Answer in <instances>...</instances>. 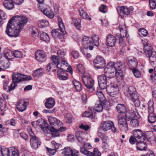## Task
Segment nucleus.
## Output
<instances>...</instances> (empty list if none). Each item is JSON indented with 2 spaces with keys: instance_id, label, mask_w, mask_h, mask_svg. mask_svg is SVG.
I'll return each instance as SVG.
<instances>
[{
  "instance_id": "f257e3e1",
  "label": "nucleus",
  "mask_w": 156,
  "mask_h": 156,
  "mask_svg": "<svg viewBox=\"0 0 156 156\" xmlns=\"http://www.w3.org/2000/svg\"><path fill=\"white\" fill-rule=\"evenodd\" d=\"M28 21L27 18L25 16H14L8 23L6 30V34L10 37H17Z\"/></svg>"
},
{
  "instance_id": "f03ea898",
  "label": "nucleus",
  "mask_w": 156,
  "mask_h": 156,
  "mask_svg": "<svg viewBox=\"0 0 156 156\" xmlns=\"http://www.w3.org/2000/svg\"><path fill=\"white\" fill-rule=\"evenodd\" d=\"M58 21L60 29L52 30L51 31V34L52 36L55 38H62L63 37V35L62 34L60 33L59 31H60L63 34H65L66 31L62 19L58 17Z\"/></svg>"
},
{
  "instance_id": "7ed1b4c3",
  "label": "nucleus",
  "mask_w": 156,
  "mask_h": 156,
  "mask_svg": "<svg viewBox=\"0 0 156 156\" xmlns=\"http://www.w3.org/2000/svg\"><path fill=\"white\" fill-rule=\"evenodd\" d=\"M127 92L132 100L135 106L136 107H139L140 105V101L135 87L133 86L129 87Z\"/></svg>"
},
{
  "instance_id": "20e7f679",
  "label": "nucleus",
  "mask_w": 156,
  "mask_h": 156,
  "mask_svg": "<svg viewBox=\"0 0 156 156\" xmlns=\"http://www.w3.org/2000/svg\"><path fill=\"white\" fill-rule=\"evenodd\" d=\"M144 51L146 57L149 58L150 61L153 62L156 60V52L151 46L148 44L145 45Z\"/></svg>"
},
{
  "instance_id": "39448f33",
  "label": "nucleus",
  "mask_w": 156,
  "mask_h": 156,
  "mask_svg": "<svg viewBox=\"0 0 156 156\" xmlns=\"http://www.w3.org/2000/svg\"><path fill=\"white\" fill-rule=\"evenodd\" d=\"M82 81L85 86L87 87V91L91 93L94 90V88L93 87L94 81L91 77L86 75H83L82 77Z\"/></svg>"
},
{
  "instance_id": "423d86ee",
  "label": "nucleus",
  "mask_w": 156,
  "mask_h": 156,
  "mask_svg": "<svg viewBox=\"0 0 156 156\" xmlns=\"http://www.w3.org/2000/svg\"><path fill=\"white\" fill-rule=\"evenodd\" d=\"M154 102L152 100H150L148 103V110L149 113L148 121L151 123H154L156 121V116L153 113Z\"/></svg>"
},
{
  "instance_id": "0eeeda50",
  "label": "nucleus",
  "mask_w": 156,
  "mask_h": 156,
  "mask_svg": "<svg viewBox=\"0 0 156 156\" xmlns=\"http://www.w3.org/2000/svg\"><path fill=\"white\" fill-rule=\"evenodd\" d=\"M115 63L112 62H109L107 66L104 69V73L108 78H111L115 76V70L114 68Z\"/></svg>"
},
{
  "instance_id": "6e6552de",
  "label": "nucleus",
  "mask_w": 156,
  "mask_h": 156,
  "mask_svg": "<svg viewBox=\"0 0 156 156\" xmlns=\"http://www.w3.org/2000/svg\"><path fill=\"white\" fill-rule=\"evenodd\" d=\"M101 129L107 131L110 129L114 133L116 132V128L115 127L113 123L111 121H108L102 122L101 125Z\"/></svg>"
},
{
  "instance_id": "1a4fd4ad",
  "label": "nucleus",
  "mask_w": 156,
  "mask_h": 156,
  "mask_svg": "<svg viewBox=\"0 0 156 156\" xmlns=\"http://www.w3.org/2000/svg\"><path fill=\"white\" fill-rule=\"evenodd\" d=\"M29 134L31 138L30 140V144L32 147L35 149L37 148L38 146L40 145V142L39 141L38 139L35 136L34 133L31 130V129H29Z\"/></svg>"
},
{
  "instance_id": "9d476101",
  "label": "nucleus",
  "mask_w": 156,
  "mask_h": 156,
  "mask_svg": "<svg viewBox=\"0 0 156 156\" xmlns=\"http://www.w3.org/2000/svg\"><path fill=\"white\" fill-rule=\"evenodd\" d=\"M94 66L98 69H102L105 65V63L104 58L101 56H97L94 60Z\"/></svg>"
},
{
  "instance_id": "9b49d317",
  "label": "nucleus",
  "mask_w": 156,
  "mask_h": 156,
  "mask_svg": "<svg viewBox=\"0 0 156 156\" xmlns=\"http://www.w3.org/2000/svg\"><path fill=\"white\" fill-rule=\"evenodd\" d=\"M82 44L84 48L92 50L93 48V42L91 41L90 37L84 36L82 39Z\"/></svg>"
},
{
  "instance_id": "f8f14e48",
  "label": "nucleus",
  "mask_w": 156,
  "mask_h": 156,
  "mask_svg": "<svg viewBox=\"0 0 156 156\" xmlns=\"http://www.w3.org/2000/svg\"><path fill=\"white\" fill-rule=\"evenodd\" d=\"M80 151L81 153L87 156H101V153L96 148H94V153L84 147L80 148Z\"/></svg>"
},
{
  "instance_id": "ddd939ff",
  "label": "nucleus",
  "mask_w": 156,
  "mask_h": 156,
  "mask_svg": "<svg viewBox=\"0 0 156 156\" xmlns=\"http://www.w3.org/2000/svg\"><path fill=\"white\" fill-rule=\"evenodd\" d=\"M48 121L52 127L56 128L62 127V126L63 125L62 123L60 120L52 116H50L48 117Z\"/></svg>"
},
{
  "instance_id": "4468645a",
  "label": "nucleus",
  "mask_w": 156,
  "mask_h": 156,
  "mask_svg": "<svg viewBox=\"0 0 156 156\" xmlns=\"http://www.w3.org/2000/svg\"><path fill=\"white\" fill-rule=\"evenodd\" d=\"M51 146L50 147H46V148L50 154L53 155L58 149L60 144L56 143L55 141H53L51 142Z\"/></svg>"
},
{
  "instance_id": "2eb2a0df",
  "label": "nucleus",
  "mask_w": 156,
  "mask_h": 156,
  "mask_svg": "<svg viewBox=\"0 0 156 156\" xmlns=\"http://www.w3.org/2000/svg\"><path fill=\"white\" fill-rule=\"evenodd\" d=\"M114 66L115 70V76L116 77H118L119 76L121 77L122 76V69L124 66L123 63L122 62H117L115 64Z\"/></svg>"
},
{
  "instance_id": "dca6fc26",
  "label": "nucleus",
  "mask_w": 156,
  "mask_h": 156,
  "mask_svg": "<svg viewBox=\"0 0 156 156\" xmlns=\"http://www.w3.org/2000/svg\"><path fill=\"white\" fill-rule=\"evenodd\" d=\"M46 56L44 51L41 50H38L35 53V57L37 61L40 62H44Z\"/></svg>"
},
{
  "instance_id": "f3484780",
  "label": "nucleus",
  "mask_w": 156,
  "mask_h": 156,
  "mask_svg": "<svg viewBox=\"0 0 156 156\" xmlns=\"http://www.w3.org/2000/svg\"><path fill=\"white\" fill-rule=\"evenodd\" d=\"M111 83V86L106 88L107 93L111 96L114 97L118 93V88L116 84Z\"/></svg>"
},
{
  "instance_id": "a211bd4d",
  "label": "nucleus",
  "mask_w": 156,
  "mask_h": 156,
  "mask_svg": "<svg viewBox=\"0 0 156 156\" xmlns=\"http://www.w3.org/2000/svg\"><path fill=\"white\" fill-rule=\"evenodd\" d=\"M32 125L34 126H39L42 129H44V128L46 129L47 125L43 119H41V120H38V121L33 122H32Z\"/></svg>"
},
{
  "instance_id": "6ab92c4d",
  "label": "nucleus",
  "mask_w": 156,
  "mask_h": 156,
  "mask_svg": "<svg viewBox=\"0 0 156 156\" xmlns=\"http://www.w3.org/2000/svg\"><path fill=\"white\" fill-rule=\"evenodd\" d=\"M106 42L107 44L109 46L113 47L115 44V38L112 34H108L106 37Z\"/></svg>"
},
{
  "instance_id": "aec40b11",
  "label": "nucleus",
  "mask_w": 156,
  "mask_h": 156,
  "mask_svg": "<svg viewBox=\"0 0 156 156\" xmlns=\"http://www.w3.org/2000/svg\"><path fill=\"white\" fill-rule=\"evenodd\" d=\"M96 94L98 96L100 102L103 103L104 107H106V105H109L108 102L106 101L104 95L101 91L97 92Z\"/></svg>"
},
{
  "instance_id": "412c9836",
  "label": "nucleus",
  "mask_w": 156,
  "mask_h": 156,
  "mask_svg": "<svg viewBox=\"0 0 156 156\" xmlns=\"http://www.w3.org/2000/svg\"><path fill=\"white\" fill-rule=\"evenodd\" d=\"M133 136L137 140L140 139L141 140H144L145 138L143 133L140 129L134 130L133 131Z\"/></svg>"
},
{
  "instance_id": "4be33fe9",
  "label": "nucleus",
  "mask_w": 156,
  "mask_h": 156,
  "mask_svg": "<svg viewBox=\"0 0 156 156\" xmlns=\"http://www.w3.org/2000/svg\"><path fill=\"white\" fill-rule=\"evenodd\" d=\"M65 128L62 127H60L58 128L51 127V134L53 137L58 136H59L58 131H63L65 130Z\"/></svg>"
},
{
  "instance_id": "5701e85b",
  "label": "nucleus",
  "mask_w": 156,
  "mask_h": 156,
  "mask_svg": "<svg viewBox=\"0 0 156 156\" xmlns=\"http://www.w3.org/2000/svg\"><path fill=\"white\" fill-rule=\"evenodd\" d=\"M128 66L132 68H135L137 66L138 62L135 58L133 57H129L128 58Z\"/></svg>"
},
{
  "instance_id": "b1692460",
  "label": "nucleus",
  "mask_w": 156,
  "mask_h": 156,
  "mask_svg": "<svg viewBox=\"0 0 156 156\" xmlns=\"http://www.w3.org/2000/svg\"><path fill=\"white\" fill-rule=\"evenodd\" d=\"M12 79L13 83H18L23 80V74L15 73L12 74Z\"/></svg>"
},
{
  "instance_id": "393cba45",
  "label": "nucleus",
  "mask_w": 156,
  "mask_h": 156,
  "mask_svg": "<svg viewBox=\"0 0 156 156\" xmlns=\"http://www.w3.org/2000/svg\"><path fill=\"white\" fill-rule=\"evenodd\" d=\"M64 68H62L57 72V75L59 79L61 80H66L67 79V75L63 70Z\"/></svg>"
},
{
  "instance_id": "a878e982",
  "label": "nucleus",
  "mask_w": 156,
  "mask_h": 156,
  "mask_svg": "<svg viewBox=\"0 0 156 156\" xmlns=\"http://www.w3.org/2000/svg\"><path fill=\"white\" fill-rule=\"evenodd\" d=\"M27 102L23 100H20L17 105V108L20 112L25 110L27 108Z\"/></svg>"
},
{
  "instance_id": "bb28decb",
  "label": "nucleus",
  "mask_w": 156,
  "mask_h": 156,
  "mask_svg": "<svg viewBox=\"0 0 156 156\" xmlns=\"http://www.w3.org/2000/svg\"><path fill=\"white\" fill-rule=\"evenodd\" d=\"M126 119L122 115H119L118 116V121L119 124L122 125L123 127L126 128L127 127Z\"/></svg>"
},
{
  "instance_id": "cd10ccee",
  "label": "nucleus",
  "mask_w": 156,
  "mask_h": 156,
  "mask_svg": "<svg viewBox=\"0 0 156 156\" xmlns=\"http://www.w3.org/2000/svg\"><path fill=\"white\" fill-rule=\"evenodd\" d=\"M12 0H4L3 2V5L8 10L12 9L14 6L13 2Z\"/></svg>"
},
{
  "instance_id": "c85d7f7f",
  "label": "nucleus",
  "mask_w": 156,
  "mask_h": 156,
  "mask_svg": "<svg viewBox=\"0 0 156 156\" xmlns=\"http://www.w3.org/2000/svg\"><path fill=\"white\" fill-rule=\"evenodd\" d=\"M55 104L54 99L52 98H49L46 101L45 105L46 108L50 109L53 107Z\"/></svg>"
},
{
  "instance_id": "c756f323",
  "label": "nucleus",
  "mask_w": 156,
  "mask_h": 156,
  "mask_svg": "<svg viewBox=\"0 0 156 156\" xmlns=\"http://www.w3.org/2000/svg\"><path fill=\"white\" fill-rule=\"evenodd\" d=\"M9 147L6 148L0 145V156H9Z\"/></svg>"
},
{
  "instance_id": "7c9ffc66",
  "label": "nucleus",
  "mask_w": 156,
  "mask_h": 156,
  "mask_svg": "<svg viewBox=\"0 0 156 156\" xmlns=\"http://www.w3.org/2000/svg\"><path fill=\"white\" fill-rule=\"evenodd\" d=\"M9 156H19V151L18 148L15 147H9Z\"/></svg>"
},
{
  "instance_id": "2f4dec72",
  "label": "nucleus",
  "mask_w": 156,
  "mask_h": 156,
  "mask_svg": "<svg viewBox=\"0 0 156 156\" xmlns=\"http://www.w3.org/2000/svg\"><path fill=\"white\" fill-rule=\"evenodd\" d=\"M120 31V33L119 35H117L116 37L117 38H119V43L122 46L123 43V38L126 36L127 33L126 30H121Z\"/></svg>"
},
{
  "instance_id": "473e14b6",
  "label": "nucleus",
  "mask_w": 156,
  "mask_h": 156,
  "mask_svg": "<svg viewBox=\"0 0 156 156\" xmlns=\"http://www.w3.org/2000/svg\"><path fill=\"white\" fill-rule=\"evenodd\" d=\"M136 147L139 150H144L146 147V143L141 140L138 141L136 143Z\"/></svg>"
},
{
  "instance_id": "72a5a7b5",
  "label": "nucleus",
  "mask_w": 156,
  "mask_h": 156,
  "mask_svg": "<svg viewBox=\"0 0 156 156\" xmlns=\"http://www.w3.org/2000/svg\"><path fill=\"white\" fill-rule=\"evenodd\" d=\"M74 151H76V150H72L69 147H65L63 150V153L64 156H73L74 154Z\"/></svg>"
},
{
  "instance_id": "f704fd0d",
  "label": "nucleus",
  "mask_w": 156,
  "mask_h": 156,
  "mask_svg": "<svg viewBox=\"0 0 156 156\" xmlns=\"http://www.w3.org/2000/svg\"><path fill=\"white\" fill-rule=\"evenodd\" d=\"M91 39V41L93 42V44L97 47L99 45V37L98 35L94 34L92 35L91 37H90Z\"/></svg>"
},
{
  "instance_id": "c9c22d12",
  "label": "nucleus",
  "mask_w": 156,
  "mask_h": 156,
  "mask_svg": "<svg viewBox=\"0 0 156 156\" xmlns=\"http://www.w3.org/2000/svg\"><path fill=\"white\" fill-rule=\"evenodd\" d=\"M125 116L128 121H129L130 120H132L136 118L135 113L132 111H126L125 114Z\"/></svg>"
},
{
  "instance_id": "e433bc0d",
  "label": "nucleus",
  "mask_w": 156,
  "mask_h": 156,
  "mask_svg": "<svg viewBox=\"0 0 156 156\" xmlns=\"http://www.w3.org/2000/svg\"><path fill=\"white\" fill-rule=\"evenodd\" d=\"M116 109L119 113H123L126 112L125 106L122 104H118L116 106Z\"/></svg>"
},
{
  "instance_id": "4c0bfd02",
  "label": "nucleus",
  "mask_w": 156,
  "mask_h": 156,
  "mask_svg": "<svg viewBox=\"0 0 156 156\" xmlns=\"http://www.w3.org/2000/svg\"><path fill=\"white\" fill-rule=\"evenodd\" d=\"M73 84L77 91L80 92L82 90V86L80 83L79 81L74 80L73 81Z\"/></svg>"
},
{
  "instance_id": "58836bf2",
  "label": "nucleus",
  "mask_w": 156,
  "mask_h": 156,
  "mask_svg": "<svg viewBox=\"0 0 156 156\" xmlns=\"http://www.w3.org/2000/svg\"><path fill=\"white\" fill-rule=\"evenodd\" d=\"M51 62H50L52 63L54 65L58 67V65L59 64V60L58 57L56 55H52L51 57Z\"/></svg>"
},
{
  "instance_id": "ea45409f",
  "label": "nucleus",
  "mask_w": 156,
  "mask_h": 156,
  "mask_svg": "<svg viewBox=\"0 0 156 156\" xmlns=\"http://www.w3.org/2000/svg\"><path fill=\"white\" fill-rule=\"evenodd\" d=\"M41 39L45 42H48L49 40V37L48 34L43 31L41 32L40 35Z\"/></svg>"
},
{
  "instance_id": "a19ab883",
  "label": "nucleus",
  "mask_w": 156,
  "mask_h": 156,
  "mask_svg": "<svg viewBox=\"0 0 156 156\" xmlns=\"http://www.w3.org/2000/svg\"><path fill=\"white\" fill-rule=\"evenodd\" d=\"M44 14L50 19L53 18L54 16V13L53 10H41Z\"/></svg>"
},
{
  "instance_id": "79ce46f5",
  "label": "nucleus",
  "mask_w": 156,
  "mask_h": 156,
  "mask_svg": "<svg viewBox=\"0 0 156 156\" xmlns=\"http://www.w3.org/2000/svg\"><path fill=\"white\" fill-rule=\"evenodd\" d=\"M52 63L50 62L47 66L46 67V70L48 72H54L55 70V68L58 67Z\"/></svg>"
},
{
  "instance_id": "37998d69",
  "label": "nucleus",
  "mask_w": 156,
  "mask_h": 156,
  "mask_svg": "<svg viewBox=\"0 0 156 156\" xmlns=\"http://www.w3.org/2000/svg\"><path fill=\"white\" fill-rule=\"evenodd\" d=\"M72 20L75 26L77 29H80L81 27V20L80 18H76L75 19L74 18H72Z\"/></svg>"
},
{
  "instance_id": "c03bdc74",
  "label": "nucleus",
  "mask_w": 156,
  "mask_h": 156,
  "mask_svg": "<svg viewBox=\"0 0 156 156\" xmlns=\"http://www.w3.org/2000/svg\"><path fill=\"white\" fill-rule=\"evenodd\" d=\"M38 24L40 27H46L48 26L49 23L46 20H43L38 21Z\"/></svg>"
},
{
  "instance_id": "a18cd8bd",
  "label": "nucleus",
  "mask_w": 156,
  "mask_h": 156,
  "mask_svg": "<svg viewBox=\"0 0 156 156\" xmlns=\"http://www.w3.org/2000/svg\"><path fill=\"white\" fill-rule=\"evenodd\" d=\"M12 54L15 57L20 58L23 57V53L20 51L18 50H14L12 52Z\"/></svg>"
},
{
  "instance_id": "49530a36",
  "label": "nucleus",
  "mask_w": 156,
  "mask_h": 156,
  "mask_svg": "<svg viewBox=\"0 0 156 156\" xmlns=\"http://www.w3.org/2000/svg\"><path fill=\"white\" fill-rule=\"evenodd\" d=\"M98 81L99 83L107 82L108 80L105 76L101 75L99 76L98 77Z\"/></svg>"
},
{
  "instance_id": "de8ad7c7",
  "label": "nucleus",
  "mask_w": 156,
  "mask_h": 156,
  "mask_svg": "<svg viewBox=\"0 0 156 156\" xmlns=\"http://www.w3.org/2000/svg\"><path fill=\"white\" fill-rule=\"evenodd\" d=\"M108 105H106V107L105 108L107 109L108 107ZM105 108L103 105V103H101L100 104L98 105H96L95 107V109L97 112H101L103 108Z\"/></svg>"
},
{
  "instance_id": "09e8293b",
  "label": "nucleus",
  "mask_w": 156,
  "mask_h": 156,
  "mask_svg": "<svg viewBox=\"0 0 156 156\" xmlns=\"http://www.w3.org/2000/svg\"><path fill=\"white\" fill-rule=\"evenodd\" d=\"M12 54V53L11 51L8 49L5 51L4 56V57L7 59H11V56Z\"/></svg>"
},
{
  "instance_id": "8fccbe9b",
  "label": "nucleus",
  "mask_w": 156,
  "mask_h": 156,
  "mask_svg": "<svg viewBox=\"0 0 156 156\" xmlns=\"http://www.w3.org/2000/svg\"><path fill=\"white\" fill-rule=\"evenodd\" d=\"M130 124L134 127H137L139 124V122L136 118L131 120L130 122Z\"/></svg>"
},
{
  "instance_id": "3c124183",
  "label": "nucleus",
  "mask_w": 156,
  "mask_h": 156,
  "mask_svg": "<svg viewBox=\"0 0 156 156\" xmlns=\"http://www.w3.org/2000/svg\"><path fill=\"white\" fill-rule=\"evenodd\" d=\"M44 72V69L42 68L36 70L33 73L34 76H38L41 75Z\"/></svg>"
},
{
  "instance_id": "603ef678",
  "label": "nucleus",
  "mask_w": 156,
  "mask_h": 156,
  "mask_svg": "<svg viewBox=\"0 0 156 156\" xmlns=\"http://www.w3.org/2000/svg\"><path fill=\"white\" fill-rule=\"evenodd\" d=\"M57 53L59 58L62 59V60L65 59L66 53L64 51L61 50H59Z\"/></svg>"
},
{
  "instance_id": "864d4df0",
  "label": "nucleus",
  "mask_w": 156,
  "mask_h": 156,
  "mask_svg": "<svg viewBox=\"0 0 156 156\" xmlns=\"http://www.w3.org/2000/svg\"><path fill=\"white\" fill-rule=\"evenodd\" d=\"M134 8L132 6H129V7H128L126 6H117L116 7V10H133Z\"/></svg>"
},
{
  "instance_id": "5fc2aeb1",
  "label": "nucleus",
  "mask_w": 156,
  "mask_h": 156,
  "mask_svg": "<svg viewBox=\"0 0 156 156\" xmlns=\"http://www.w3.org/2000/svg\"><path fill=\"white\" fill-rule=\"evenodd\" d=\"M117 11L119 15L121 17L124 16V15H129L130 13L129 10H117Z\"/></svg>"
},
{
  "instance_id": "6e6d98bb",
  "label": "nucleus",
  "mask_w": 156,
  "mask_h": 156,
  "mask_svg": "<svg viewBox=\"0 0 156 156\" xmlns=\"http://www.w3.org/2000/svg\"><path fill=\"white\" fill-rule=\"evenodd\" d=\"M10 65V63L9 61H5L3 63H1L0 66L2 67L1 68L2 69H6L9 68Z\"/></svg>"
},
{
  "instance_id": "4d7b16f0",
  "label": "nucleus",
  "mask_w": 156,
  "mask_h": 156,
  "mask_svg": "<svg viewBox=\"0 0 156 156\" xmlns=\"http://www.w3.org/2000/svg\"><path fill=\"white\" fill-rule=\"evenodd\" d=\"M84 117H88L92 118L93 117V114L92 111H86L83 114Z\"/></svg>"
},
{
  "instance_id": "13d9d810",
  "label": "nucleus",
  "mask_w": 156,
  "mask_h": 156,
  "mask_svg": "<svg viewBox=\"0 0 156 156\" xmlns=\"http://www.w3.org/2000/svg\"><path fill=\"white\" fill-rule=\"evenodd\" d=\"M80 15L83 18L87 19L88 18V15L87 13L84 11V10H80Z\"/></svg>"
},
{
  "instance_id": "bf43d9fd",
  "label": "nucleus",
  "mask_w": 156,
  "mask_h": 156,
  "mask_svg": "<svg viewBox=\"0 0 156 156\" xmlns=\"http://www.w3.org/2000/svg\"><path fill=\"white\" fill-rule=\"evenodd\" d=\"M155 0H149V4L150 8L152 9H154L156 7Z\"/></svg>"
},
{
  "instance_id": "052dcab7",
  "label": "nucleus",
  "mask_w": 156,
  "mask_h": 156,
  "mask_svg": "<svg viewBox=\"0 0 156 156\" xmlns=\"http://www.w3.org/2000/svg\"><path fill=\"white\" fill-rule=\"evenodd\" d=\"M3 89L5 90H7L8 89V84L9 83V80L8 79H5L2 80Z\"/></svg>"
},
{
  "instance_id": "680f3d73",
  "label": "nucleus",
  "mask_w": 156,
  "mask_h": 156,
  "mask_svg": "<svg viewBox=\"0 0 156 156\" xmlns=\"http://www.w3.org/2000/svg\"><path fill=\"white\" fill-rule=\"evenodd\" d=\"M78 70L80 73H84L85 69L84 66L81 64H79L77 66Z\"/></svg>"
},
{
  "instance_id": "e2e57ef3",
  "label": "nucleus",
  "mask_w": 156,
  "mask_h": 156,
  "mask_svg": "<svg viewBox=\"0 0 156 156\" xmlns=\"http://www.w3.org/2000/svg\"><path fill=\"white\" fill-rule=\"evenodd\" d=\"M139 31L140 34L144 37H146L148 33L147 31L144 28L140 29Z\"/></svg>"
},
{
  "instance_id": "0e129e2a",
  "label": "nucleus",
  "mask_w": 156,
  "mask_h": 156,
  "mask_svg": "<svg viewBox=\"0 0 156 156\" xmlns=\"http://www.w3.org/2000/svg\"><path fill=\"white\" fill-rule=\"evenodd\" d=\"M133 72L135 76L136 77L139 78L141 76L140 72L135 68L132 69Z\"/></svg>"
},
{
  "instance_id": "69168bd1",
  "label": "nucleus",
  "mask_w": 156,
  "mask_h": 156,
  "mask_svg": "<svg viewBox=\"0 0 156 156\" xmlns=\"http://www.w3.org/2000/svg\"><path fill=\"white\" fill-rule=\"evenodd\" d=\"M16 83H11L10 86H8V89L7 90H5L7 92H9L13 90L15 88V87L16 86Z\"/></svg>"
},
{
  "instance_id": "338daca9",
  "label": "nucleus",
  "mask_w": 156,
  "mask_h": 156,
  "mask_svg": "<svg viewBox=\"0 0 156 156\" xmlns=\"http://www.w3.org/2000/svg\"><path fill=\"white\" fill-rule=\"evenodd\" d=\"M20 135L21 137L26 141H27L28 140V135L26 133L24 132H22L20 133Z\"/></svg>"
},
{
  "instance_id": "774afa93",
  "label": "nucleus",
  "mask_w": 156,
  "mask_h": 156,
  "mask_svg": "<svg viewBox=\"0 0 156 156\" xmlns=\"http://www.w3.org/2000/svg\"><path fill=\"white\" fill-rule=\"evenodd\" d=\"M146 151L147 152L145 154L142 155L141 156H155L152 151L148 150H147Z\"/></svg>"
}]
</instances>
